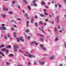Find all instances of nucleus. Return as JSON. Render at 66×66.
<instances>
[{"mask_svg":"<svg viewBox=\"0 0 66 66\" xmlns=\"http://www.w3.org/2000/svg\"><path fill=\"white\" fill-rule=\"evenodd\" d=\"M38 43H36V46H38Z\"/></svg>","mask_w":66,"mask_h":66,"instance_id":"50","label":"nucleus"},{"mask_svg":"<svg viewBox=\"0 0 66 66\" xmlns=\"http://www.w3.org/2000/svg\"><path fill=\"white\" fill-rule=\"evenodd\" d=\"M6 63L7 65H10V63L7 62H6Z\"/></svg>","mask_w":66,"mask_h":66,"instance_id":"28","label":"nucleus"},{"mask_svg":"<svg viewBox=\"0 0 66 66\" xmlns=\"http://www.w3.org/2000/svg\"><path fill=\"white\" fill-rule=\"evenodd\" d=\"M19 39L20 40H21L22 42H24V40H23V38L22 37H20L19 38Z\"/></svg>","mask_w":66,"mask_h":66,"instance_id":"5","label":"nucleus"},{"mask_svg":"<svg viewBox=\"0 0 66 66\" xmlns=\"http://www.w3.org/2000/svg\"><path fill=\"white\" fill-rule=\"evenodd\" d=\"M44 12H46V10H44Z\"/></svg>","mask_w":66,"mask_h":66,"instance_id":"62","label":"nucleus"},{"mask_svg":"<svg viewBox=\"0 0 66 66\" xmlns=\"http://www.w3.org/2000/svg\"><path fill=\"white\" fill-rule=\"evenodd\" d=\"M28 64H29V65H31V62H29Z\"/></svg>","mask_w":66,"mask_h":66,"instance_id":"57","label":"nucleus"},{"mask_svg":"<svg viewBox=\"0 0 66 66\" xmlns=\"http://www.w3.org/2000/svg\"><path fill=\"white\" fill-rule=\"evenodd\" d=\"M60 18H59V16H57L56 17V19L57 21V23H59V19Z\"/></svg>","mask_w":66,"mask_h":66,"instance_id":"4","label":"nucleus"},{"mask_svg":"<svg viewBox=\"0 0 66 66\" xmlns=\"http://www.w3.org/2000/svg\"><path fill=\"white\" fill-rule=\"evenodd\" d=\"M37 23H34V24L36 26V27H37Z\"/></svg>","mask_w":66,"mask_h":66,"instance_id":"31","label":"nucleus"},{"mask_svg":"<svg viewBox=\"0 0 66 66\" xmlns=\"http://www.w3.org/2000/svg\"><path fill=\"white\" fill-rule=\"evenodd\" d=\"M29 57H34V56L33 55H28Z\"/></svg>","mask_w":66,"mask_h":66,"instance_id":"11","label":"nucleus"},{"mask_svg":"<svg viewBox=\"0 0 66 66\" xmlns=\"http://www.w3.org/2000/svg\"><path fill=\"white\" fill-rule=\"evenodd\" d=\"M26 24V26L27 27H29V24Z\"/></svg>","mask_w":66,"mask_h":66,"instance_id":"42","label":"nucleus"},{"mask_svg":"<svg viewBox=\"0 0 66 66\" xmlns=\"http://www.w3.org/2000/svg\"><path fill=\"white\" fill-rule=\"evenodd\" d=\"M39 39H40V40H41V41L44 42V39H43L41 38H39Z\"/></svg>","mask_w":66,"mask_h":66,"instance_id":"21","label":"nucleus"},{"mask_svg":"<svg viewBox=\"0 0 66 66\" xmlns=\"http://www.w3.org/2000/svg\"><path fill=\"white\" fill-rule=\"evenodd\" d=\"M37 64V63L36 62H34V65H35L36 64Z\"/></svg>","mask_w":66,"mask_h":66,"instance_id":"45","label":"nucleus"},{"mask_svg":"<svg viewBox=\"0 0 66 66\" xmlns=\"http://www.w3.org/2000/svg\"><path fill=\"white\" fill-rule=\"evenodd\" d=\"M3 11H8V9L4 7L3 8Z\"/></svg>","mask_w":66,"mask_h":66,"instance_id":"12","label":"nucleus"},{"mask_svg":"<svg viewBox=\"0 0 66 66\" xmlns=\"http://www.w3.org/2000/svg\"><path fill=\"white\" fill-rule=\"evenodd\" d=\"M44 14H45V15H48V14L46 13H44Z\"/></svg>","mask_w":66,"mask_h":66,"instance_id":"47","label":"nucleus"},{"mask_svg":"<svg viewBox=\"0 0 66 66\" xmlns=\"http://www.w3.org/2000/svg\"><path fill=\"white\" fill-rule=\"evenodd\" d=\"M33 20H34V19L33 18H32L31 19V22H33Z\"/></svg>","mask_w":66,"mask_h":66,"instance_id":"22","label":"nucleus"},{"mask_svg":"<svg viewBox=\"0 0 66 66\" xmlns=\"http://www.w3.org/2000/svg\"><path fill=\"white\" fill-rule=\"evenodd\" d=\"M54 30H55V31H56V32H57L58 31L57 30H56V28H55Z\"/></svg>","mask_w":66,"mask_h":66,"instance_id":"20","label":"nucleus"},{"mask_svg":"<svg viewBox=\"0 0 66 66\" xmlns=\"http://www.w3.org/2000/svg\"><path fill=\"white\" fill-rule=\"evenodd\" d=\"M0 54H2V56H4V55L3 54L2 52H0Z\"/></svg>","mask_w":66,"mask_h":66,"instance_id":"16","label":"nucleus"},{"mask_svg":"<svg viewBox=\"0 0 66 66\" xmlns=\"http://www.w3.org/2000/svg\"><path fill=\"white\" fill-rule=\"evenodd\" d=\"M39 63H40V65H43V64H44L45 63V62H42L41 61L39 62Z\"/></svg>","mask_w":66,"mask_h":66,"instance_id":"9","label":"nucleus"},{"mask_svg":"<svg viewBox=\"0 0 66 66\" xmlns=\"http://www.w3.org/2000/svg\"><path fill=\"white\" fill-rule=\"evenodd\" d=\"M13 34L14 35H16V32H14L13 33Z\"/></svg>","mask_w":66,"mask_h":66,"instance_id":"41","label":"nucleus"},{"mask_svg":"<svg viewBox=\"0 0 66 66\" xmlns=\"http://www.w3.org/2000/svg\"><path fill=\"white\" fill-rule=\"evenodd\" d=\"M40 36L41 37H44V36H43V35H40Z\"/></svg>","mask_w":66,"mask_h":66,"instance_id":"55","label":"nucleus"},{"mask_svg":"<svg viewBox=\"0 0 66 66\" xmlns=\"http://www.w3.org/2000/svg\"><path fill=\"white\" fill-rule=\"evenodd\" d=\"M40 46L41 47V48H42V49L43 50H44V51L46 50V48L44 47V46H43V45H42V44L40 45Z\"/></svg>","mask_w":66,"mask_h":66,"instance_id":"2","label":"nucleus"},{"mask_svg":"<svg viewBox=\"0 0 66 66\" xmlns=\"http://www.w3.org/2000/svg\"><path fill=\"white\" fill-rule=\"evenodd\" d=\"M45 21H48V20L47 19H45Z\"/></svg>","mask_w":66,"mask_h":66,"instance_id":"48","label":"nucleus"},{"mask_svg":"<svg viewBox=\"0 0 66 66\" xmlns=\"http://www.w3.org/2000/svg\"><path fill=\"white\" fill-rule=\"evenodd\" d=\"M2 51H4V50H5V52H7V54H8V53H9V51H8V50H6V48H4L3 49H2Z\"/></svg>","mask_w":66,"mask_h":66,"instance_id":"3","label":"nucleus"},{"mask_svg":"<svg viewBox=\"0 0 66 66\" xmlns=\"http://www.w3.org/2000/svg\"><path fill=\"white\" fill-rule=\"evenodd\" d=\"M33 5L34 6H37V4H36L35 3H34L33 4Z\"/></svg>","mask_w":66,"mask_h":66,"instance_id":"24","label":"nucleus"},{"mask_svg":"<svg viewBox=\"0 0 66 66\" xmlns=\"http://www.w3.org/2000/svg\"><path fill=\"white\" fill-rule=\"evenodd\" d=\"M26 17H27L28 16V14H25V15Z\"/></svg>","mask_w":66,"mask_h":66,"instance_id":"39","label":"nucleus"},{"mask_svg":"<svg viewBox=\"0 0 66 66\" xmlns=\"http://www.w3.org/2000/svg\"><path fill=\"white\" fill-rule=\"evenodd\" d=\"M19 52H20L22 53H23V52H22L20 50H19Z\"/></svg>","mask_w":66,"mask_h":66,"instance_id":"53","label":"nucleus"},{"mask_svg":"<svg viewBox=\"0 0 66 66\" xmlns=\"http://www.w3.org/2000/svg\"><path fill=\"white\" fill-rule=\"evenodd\" d=\"M17 49H19V46L17 45H14V48L13 50L14 51H17Z\"/></svg>","mask_w":66,"mask_h":66,"instance_id":"1","label":"nucleus"},{"mask_svg":"<svg viewBox=\"0 0 66 66\" xmlns=\"http://www.w3.org/2000/svg\"><path fill=\"white\" fill-rule=\"evenodd\" d=\"M17 20H21V19L19 18H17Z\"/></svg>","mask_w":66,"mask_h":66,"instance_id":"40","label":"nucleus"},{"mask_svg":"<svg viewBox=\"0 0 66 66\" xmlns=\"http://www.w3.org/2000/svg\"><path fill=\"white\" fill-rule=\"evenodd\" d=\"M27 19H28V20H29V17L27 18Z\"/></svg>","mask_w":66,"mask_h":66,"instance_id":"60","label":"nucleus"},{"mask_svg":"<svg viewBox=\"0 0 66 66\" xmlns=\"http://www.w3.org/2000/svg\"><path fill=\"white\" fill-rule=\"evenodd\" d=\"M41 4L42 5H44V4H45V3H44V1H42Z\"/></svg>","mask_w":66,"mask_h":66,"instance_id":"14","label":"nucleus"},{"mask_svg":"<svg viewBox=\"0 0 66 66\" xmlns=\"http://www.w3.org/2000/svg\"><path fill=\"white\" fill-rule=\"evenodd\" d=\"M54 56H50V60H52V59H54Z\"/></svg>","mask_w":66,"mask_h":66,"instance_id":"6","label":"nucleus"},{"mask_svg":"<svg viewBox=\"0 0 66 66\" xmlns=\"http://www.w3.org/2000/svg\"><path fill=\"white\" fill-rule=\"evenodd\" d=\"M5 39H6L7 38V37L6 36H5L4 38Z\"/></svg>","mask_w":66,"mask_h":66,"instance_id":"58","label":"nucleus"},{"mask_svg":"<svg viewBox=\"0 0 66 66\" xmlns=\"http://www.w3.org/2000/svg\"><path fill=\"white\" fill-rule=\"evenodd\" d=\"M23 1L24 2V3H26V4H28V2H27V1L26 0H23Z\"/></svg>","mask_w":66,"mask_h":66,"instance_id":"10","label":"nucleus"},{"mask_svg":"<svg viewBox=\"0 0 66 66\" xmlns=\"http://www.w3.org/2000/svg\"><path fill=\"white\" fill-rule=\"evenodd\" d=\"M9 56H14V55L13 54H9Z\"/></svg>","mask_w":66,"mask_h":66,"instance_id":"15","label":"nucleus"},{"mask_svg":"<svg viewBox=\"0 0 66 66\" xmlns=\"http://www.w3.org/2000/svg\"><path fill=\"white\" fill-rule=\"evenodd\" d=\"M44 26H46V23H44Z\"/></svg>","mask_w":66,"mask_h":66,"instance_id":"52","label":"nucleus"},{"mask_svg":"<svg viewBox=\"0 0 66 66\" xmlns=\"http://www.w3.org/2000/svg\"><path fill=\"white\" fill-rule=\"evenodd\" d=\"M18 66H22V65L21 64L18 65Z\"/></svg>","mask_w":66,"mask_h":66,"instance_id":"44","label":"nucleus"},{"mask_svg":"<svg viewBox=\"0 0 66 66\" xmlns=\"http://www.w3.org/2000/svg\"><path fill=\"white\" fill-rule=\"evenodd\" d=\"M64 45L65 47V48H66V43H65V42L64 43Z\"/></svg>","mask_w":66,"mask_h":66,"instance_id":"35","label":"nucleus"},{"mask_svg":"<svg viewBox=\"0 0 66 66\" xmlns=\"http://www.w3.org/2000/svg\"><path fill=\"white\" fill-rule=\"evenodd\" d=\"M4 47V45H0V48H2V47Z\"/></svg>","mask_w":66,"mask_h":66,"instance_id":"17","label":"nucleus"},{"mask_svg":"<svg viewBox=\"0 0 66 66\" xmlns=\"http://www.w3.org/2000/svg\"><path fill=\"white\" fill-rule=\"evenodd\" d=\"M12 4H15V2H14V1H12Z\"/></svg>","mask_w":66,"mask_h":66,"instance_id":"46","label":"nucleus"},{"mask_svg":"<svg viewBox=\"0 0 66 66\" xmlns=\"http://www.w3.org/2000/svg\"><path fill=\"white\" fill-rule=\"evenodd\" d=\"M7 36L8 37H10V35H9V34H7Z\"/></svg>","mask_w":66,"mask_h":66,"instance_id":"34","label":"nucleus"},{"mask_svg":"<svg viewBox=\"0 0 66 66\" xmlns=\"http://www.w3.org/2000/svg\"><path fill=\"white\" fill-rule=\"evenodd\" d=\"M9 13V14H13V13L11 11H10Z\"/></svg>","mask_w":66,"mask_h":66,"instance_id":"33","label":"nucleus"},{"mask_svg":"<svg viewBox=\"0 0 66 66\" xmlns=\"http://www.w3.org/2000/svg\"><path fill=\"white\" fill-rule=\"evenodd\" d=\"M29 22L28 21H26V24H29Z\"/></svg>","mask_w":66,"mask_h":66,"instance_id":"27","label":"nucleus"},{"mask_svg":"<svg viewBox=\"0 0 66 66\" xmlns=\"http://www.w3.org/2000/svg\"><path fill=\"white\" fill-rule=\"evenodd\" d=\"M18 7L19 9H20V6H18Z\"/></svg>","mask_w":66,"mask_h":66,"instance_id":"54","label":"nucleus"},{"mask_svg":"<svg viewBox=\"0 0 66 66\" xmlns=\"http://www.w3.org/2000/svg\"><path fill=\"white\" fill-rule=\"evenodd\" d=\"M14 29L13 28H11V30H14Z\"/></svg>","mask_w":66,"mask_h":66,"instance_id":"56","label":"nucleus"},{"mask_svg":"<svg viewBox=\"0 0 66 66\" xmlns=\"http://www.w3.org/2000/svg\"><path fill=\"white\" fill-rule=\"evenodd\" d=\"M63 65H62V64H61L59 65V66H62Z\"/></svg>","mask_w":66,"mask_h":66,"instance_id":"51","label":"nucleus"},{"mask_svg":"<svg viewBox=\"0 0 66 66\" xmlns=\"http://www.w3.org/2000/svg\"><path fill=\"white\" fill-rule=\"evenodd\" d=\"M5 24H3L2 25V27H4V26Z\"/></svg>","mask_w":66,"mask_h":66,"instance_id":"63","label":"nucleus"},{"mask_svg":"<svg viewBox=\"0 0 66 66\" xmlns=\"http://www.w3.org/2000/svg\"><path fill=\"white\" fill-rule=\"evenodd\" d=\"M0 29L1 30H6V28H5V27H0Z\"/></svg>","mask_w":66,"mask_h":66,"instance_id":"8","label":"nucleus"},{"mask_svg":"<svg viewBox=\"0 0 66 66\" xmlns=\"http://www.w3.org/2000/svg\"><path fill=\"white\" fill-rule=\"evenodd\" d=\"M43 24V22L42 21H40L39 22V24Z\"/></svg>","mask_w":66,"mask_h":66,"instance_id":"25","label":"nucleus"},{"mask_svg":"<svg viewBox=\"0 0 66 66\" xmlns=\"http://www.w3.org/2000/svg\"><path fill=\"white\" fill-rule=\"evenodd\" d=\"M57 4L59 5V9H60L61 7L62 6H61V5L59 4V3H57Z\"/></svg>","mask_w":66,"mask_h":66,"instance_id":"13","label":"nucleus"},{"mask_svg":"<svg viewBox=\"0 0 66 66\" xmlns=\"http://www.w3.org/2000/svg\"><path fill=\"white\" fill-rule=\"evenodd\" d=\"M28 8L29 9V10H31V8H30V7L28 6Z\"/></svg>","mask_w":66,"mask_h":66,"instance_id":"38","label":"nucleus"},{"mask_svg":"<svg viewBox=\"0 0 66 66\" xmlns=\"http://www.w3.org/2000/svg\"><path fill=\"white\" fill-rule=\"evenodd\" d=\"M56 37L55 39L54 40L56 41L57 40H58V35L56 36Z\"/></svg>","mask_w":66,"mask_h":66,"instance_id":"7","label":"nucleus"},{"mask_svg":"<svg viewBox=\"0 0 66 66\" xmlns=\"http://www.w3.org/2000/svg\"><path fill=\"white\" fill-rule=\"evenodd\" d=\"M57 28H58V29H60V26L58 25L57 27Z\"/></svg>","mask_w":66,"mask_h":66,"instance_id":"49","label":"nucleus"},{"mask_svg":"<svg viewBox=\"0 0 66 66\" xmlns=\"http://www.w3.org/2000/svg\"><path fill=\"white\" fill-rule=\"evenodd\" d=\"M34 18H35L36 19V18H37V16L36 15H35Z\"/></svg>","mask_w":66,"mask_h":66,"instance_id":"32","label":"nucleus"},{"mask_svg":"<svg viewBox=\"0 0 66 66\" xmlns=\"http://www.w3.org/2000/svg\"><path fill=\"white\" fill-rule=\"evenodd\" d=\"M14 27H15V28H16V25H14Z\"/></svg>","mask_w":66,"mask_h":66,"instance_id":"61","label":"nucleus"},{"mask_svg":"<svg viewBox=\"0 0 66 66\" xmlns=\"http://www.w3.org/2000/svg\"><path fill=\"white\" fill-rule=\"evenodd\" d=\"M41 28H42V29H40V28H39V30H41V31H43V27H41Z\"/></svg>","mask_w":66,"mask_h":66,"instance_id":"36","label":"nucleus"},{"mask_svg":"<svg viewBox=\"0 0 66 66\" xmlns=\"http://www.w3.org/2000/svg\"><path fill=\"white\" fill-rule=\"evenodd\" d=\"M17 40L18 42H20V41H19V39L18 38H17Z\"/></svg>","mask_w":66,"mask_h":66,"instance_id":"30","label":"nucleus"},{"mask_svg":"<svg viewBox=\"0 0 66 66\" xmlns=\"http://www.w3.org/2000/svg\"><path fill=\"white\" fill-rule=\"evenodd\" d=\"M28 39H30V36H28Z\"/></svg>","mask_w":66,"mask_h":66,"instance_id":"43","label":"nucleus"},{"mask_svg":"<svg viewBox=\"0 0 66 66\" xmlns=\"http://www.w3.org/2000/svg\"><path fill=\"white\" fill-rule=\"evenodd\" d=\"M64 17L66 18V15H65Z\"/></svg>","mask_w":66,"mask_h":66,"instance_id":"64","label":"nucleus"},{"mask_svg":"<svg viewBox=\"0 0 66 66\" xmlns=\"http://www.w3.org/2000/svg\"><path fill=\"white\" fill-rule=\"evenodd\" d=\"M40 15L41 17H45V15H44V14H40Z\"/></svg>","mask_w":66,"mask_h":66,"instance_id":"18","label":"nucleus"},{"mask_svg":"<svg viewBox=\"0 0 66 66\" xmlns=\"http://www.w3.org/2000/svg\"><path fill=\"white\" fill-rule=\"evenodd\" d=\"M64 2L65 3H66V0H64Z\"/></svg>","mask_w":66,"mask_h":66,"instance_id":"59","label":"nucleus"},{"mask_svg":"<svg viewBox=\"0 0 66 66\" xmlns=\"http://www.w3.org/2000/svg\"><path fill=\"white\" fill-rule=\"evenodd\" d=\"M2 16L3 17V18H5V17H6L5 15H2Z\"/></svg>","mask_w":66,"mask_h":66,"instance_id":"26","label":"nucleus"},{"mask_svg":"<svg viewBox=\"0 0 66 66\" xmlns=\"http://www.w3.org/2000/svg\"><path fill=\"white\" fill-rule=\"evenodd\" d=\"M6 47H7V48H11V46L9 45L8 46H6Z\"/></svg>","mask_w":66,"mask_h":66,"instance_id":"23","label":"nucleus"},{"mask_svg":"<svg viewBox=\"0 0 66 66\" xmlns=\"http://www.w3.org/2000/svg\"><path fill=\"white\" fill-rule=\"evenodd\" d=\"M25 32H26V33H29V30L27 29L25 31Z\"/></svg>","mask_w":66,"mask_h":66,"instance_id":"19","label":"nucleus"},{"mask_svg":"<svg viewBox=\"0 0 66 66\" xmlns=\"http://www.w3.org/2000/svg\"><path fill=\"white\" fill-rule=\"evenodd\" d=\"M55 7H57V4H55Z\"/></svg>","mask_w":66,"mask_h":66,"instance_id":"37","label":"nucleus"},{"mask_svg":"<svg viewBox=\"0 0 66 66\" xmlns=\"http://www.w3.org/2000/svg\"><path fill=\"white\" fill-rule=\"evenodd\" d=\"M33 43H36V42H35V41H34V42H31V44H33Z\"/></svg>","mask_w":66,"mask_h":66,"instance_id":"29","label":"nucleus"}]
</instances>
